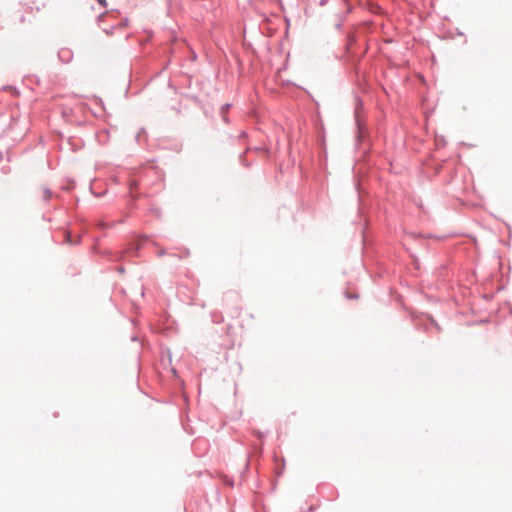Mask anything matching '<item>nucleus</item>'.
<instances>
[{
	"instance_id": "1",
	"label": "nucleus",
	"mask_w": 512,
	"mask_h": 512,
	"mask_svg": "<svg viewBox=\"0 0 512 512\" xmlns=\"http://www.w3.org/2000/svg\"><path fill=\"white\" fill-rule=\"evenodd\" d=\"M102 7H106L107 6V1L106 0H96Z\"/></svg>"
},
{
	"instance_id": "2",
	"label": "nucleus",
	"mask_w": 512,
	"mask_h": 512,
	"mask_svg": "<svg viewBox=\"0 0 512 512\" xmlns=\"http://www.w3.org/2000/svg\"><path fill=\"white\" fill-rule=\"evenodd\" d=\"M66 237H67V241H68V242H70V235H69V234H67V236H66Z\"/></svg>"
}]
</instances>
